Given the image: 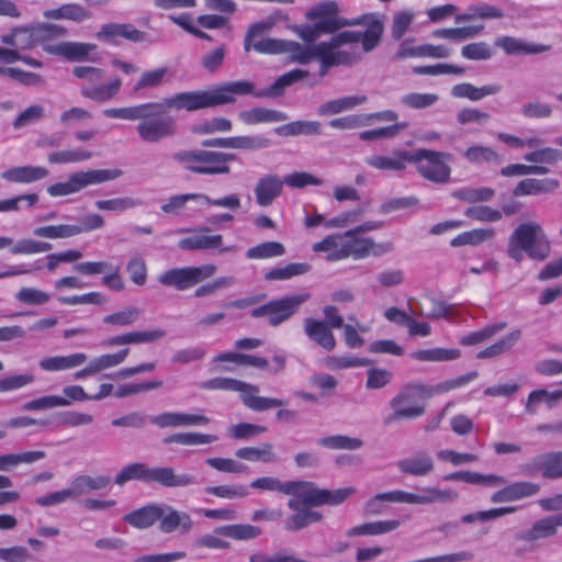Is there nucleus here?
I'll list each match as a JSON object with an SVG mask.
<instances>
[{"label":"nucleus","instance_id":"1","mask_svg":"<svg viewBox=\"0 0 562 562\" xmlns=\"http://www.w3.org/2000/svg\"><path fill=\"white\" fill-rule=\"evenodd\" d=\"M383 24L371 19L367 29L361 31H344L334 35L328 42L312 46H303L297 42L286 41L284 54H289L292 63L308 64L313 58L319 60V76H325L330 67L350 66L360 60L361 53L373 50L383 34Z\"/></svg>","mask_w":562,"mask_h":562},{"label":"nucleus","instance_id":"2","mask_svg":"<svg viewBox=\"0 0 562 562\" xmlns=\"http://www.w3.org/2000/svg\"><path fill=\"white\" fill-rule=\"evenodd\" d=\"M161 102H147L133 106L111 108L103 111L110 119L139 121L136 132L142 142L156 144L176 134V122L170 116H157L165 111Z\"/></svg>","mask_w":562,"mask_h":562},{"label":"nucleus","instance_id":"3","mask_svg":"<svg viewBox=\"0 0 562 562\" xmlns=\"http://www.w3.org/2000/svg\"><path fill=\"white\" fill-rule=\"evenodd\" d=\"M254 90L255 86L250 81H231L218 85L210 90L176 93L164 99L161 103L166 110H186L191 112L232 103L235 100V95L250 94Z\"/></svg>","mask_w":562,"mask_h":562},{"label":"nucleus","instance_id":"4","mask_svg":"<svg viewBox=\"0 0 562 562\" xmlns=\"http://www.w3.org/2000/svg\"><path fill=\"white\" fill-rule=\"evenodd\" d=\"M525 254L535 260H544L550 254V241L538 223L518 225L508 238L509 258L521 262Z\"/></svg>","mask_w":562,"mask_h":562},{"label":"nucleus","instance_id":"5","mask_svg":"<svg viewBox=\"0 0 562 562\" xmlns=\"http://www.w3.org/2000/svg\"><path fill=\"white\" fill-rule=\"evenodd\" d=\"M139 480L145 483H157L164 487H187L196 483V477L189 473H177L170 467L150 468L145 463L135 462L124 467L115 476L117 485Z\"/></svg>","mask_w":562,"mask_h":562},{"label":"nucleus","instance_id":"6","mask_svg":"<svg viewBox=\"0 0 562 562\" xmlns=\"http://www.w3.org/2000/svg\"><path fill=\"white\" fill-rule=\"evenodd\" d=\"M72 75L82 80L80 93L83 98L98 103H106L115 98L122 88V80L119 77L112 78L105 83L104 70L93 66H76Z\"/></svg>","mask_w":562,"mask_h":562},{"label":"nucleus","instance_id":"7","mask_svg":"<svg viewBox=\"0 0 562 562\" xmlns=\"http://www.w3.org/2000/svg\"><path fill=\"white\" fill-rule=\"evenodd\" d=\"M235 159L234 154L211 150H182L173 155V160L184 168L199 175H227L231 171L228 161Z\"/></svg>","mask_w":562,"mask_h":562},{"label":"nucleus","instance_id":"8","mask_svg":"<svg viewBox=\"0 0 562 562\" xmlns=\"http://www.w3.org/2000/svg\"><path fill=\"white\" fill-rule=\"evenodd\" d=\"M286 495L300 501V506L311 507L327 505H339L356 493V488L347 486L335 491L322 490L312 482L292 481L288 482Z\"/></svg>","mask_w":562,"mask_h":562},{"label":"nucleus","instance_id":"9","mask_svg":"<svg viewBox=\"0 0 562 562\" xmlns=\"http://www.w3.org/2000/svg\"><path fill=\"white\" fill-rule=\"evenodd\" d=\"M424 384L408 383L403 385L400 392L390 401L392 413L385 418L384 423L390 425L401 419H416L424 415L425 406L422 401L425 400Z\"/></svg>","mask_w":562,"mask_h":562},{"label":"nucleus","instance_id":"10","mask_svg":"<svg viewBox=\"0 0 562 562\" xmlns=\"http://www.w3.org/2000/svg\"><path fill=\"white\" fill-rule=\"evenodd\" d=\"M451 160L452 155L446 151L417 149L411 154V164L415 165L417 172L434 183H447L450 180Z\"/></svg>","mask_w":562,"mask_h":562},{"label":"nucleus","instance_id":"11","mask_svg":"<svg viewBox=\"0 0 562 562\" xmlns=\"http://www.w3.org/2000/svg\"><path fill=\"white\" fill-rule=\"evenodd\" d=\"M120 169H95L70 173L66 181L57 182L47 188V193L53 198L75 194L82 189L100 184L121 177Z\"/></svg>","mask_w":562,"mask_h":562},{"label":"nucleus","instance_id":"12","mask_svg":"<svg viewBox=\"0 0 562 562\" xmlns=\"http://www.w3.org/2000/svg\"><path fill=\"white\" fill-rule=\"evenodd\" d=\"M215 272L216 267L214 265L173 268L160 273L158 282L178 291H186L213 277Z\"/></svg>","mask_w":562,"mask_h":562},{"label":"nucleus","instance_id":"13","mask_svg":"<svg viewBox=\"0 0 562 562\" xmlns=\"http://www.w3.org/2000/svg\"><path fill=\"white\" fill-rule=\"evenodd\" d=\"M391 503L408 504V505H431L436 503H452L458 499L459 495L451 488H438L435 486L417 487L416 492H407L402 490L390 491Z\"/></svg>","mask_w":562,"mask_h":562},{"label":"nucleus","instance_id":"14","mask_svg":"<svg viewBox=\"0 0 562 562\" xmlns=\"http://www.w3.org/2000/svg\"><path fill=\"white\" fill-rule=\"evenodd\" d=\"M63 395H44L32 401L26 402L22 409L24 412H41L56 407H66L71 405L72 402L90 401L81 385H66L63 389Z\"/></svg>","mask_w":562,"mask_h":562},{"label":"nucleus","instance_id":"15","mask_svg":"<svg viewBox=\"0 0 562 562\" xmlns=\"http://www.w3.org/2000/svg\"><path fill=\"white\" fill-rule=\"evenodd\" d=\"M273 26L272 22H258L248 29L245 38H244V49L249 52L254 49L260 54H270L278 55L284 54L286 41L285 40H276V38H261L256 40L258 36L263 33L269 32Z\"/></svg>","mask_w":562,"mask_h":562},{"label":"nucleus","instance_id":"16","mask_svg":"<svg viewBox=\"0 0 562 562\" xmlns=\"http://www.w3.org/2000/svg\"><path fill=\"white\" fill-rule=\"evenodd\" d=\"M306 19L316 21L318 31L322 34L334 33L337 30L356 24V22H348L338 16V5L334 1H326L316 4L306 12Z\"/></svg>","mask_w":562,"mask_h":562},{"label":"nucleus","instance_id":"17","mask_svg":"<svg viewBox=\"0 0 562 562\" xmlns=\"http://www.w3.org/2000/svg\"><path fill=\"white\" fill-rule=\"evenodd\" d=\"M347 258L363 259L370 255L380 257L393 250L392 243L375 244L372 238L357 236L356 231L346 232Z\"/></svg>","mask_w":562,"mask_h":562},{"label":"nucleus","instance_id":"18","mask_svg":"<svg viewBox=\"0 0 562 562\" xmlns=\"http://www.w3.org/2000/svg\"><path fill=\"white\" fill-rule=\"evenodd\" d=\"M74 270L83 276L104 274L102 284L112 291H122L124 282L120 276V267L106 261H83L77 263Z\"/></svg>","mask_w":562,"mask_h":562},{"label":"nucleus","instance_id":"19","mask_svg":"<svg viewBox=\"0 0 562 562\" xmlns=\"http://www.w3.org/2000/svg\"><path fill=\"white\" fill-rule=\"evenodd\" d=\"M43 49L52 55L60 56L69 61H93L91 57L97 49V45L82 42H60L56 44L44 45Z\"/></svg>","mask_w":562,"mask_h":562},{"label":"nucleus","instance_id":"20","mask_svg":"<svg viewBox=\"0 0 562 562\" xmlns=\"http://www.w3.org/2000/svg\"><path fill=\"white\" fill-rule=\"evenodd\" d=\"M158 521L162 533L179 531L181 535H187L193 528V520L188 513L165 504H160Z\"/></svg>","mask_w":562,"mask_h":562},{"label":"nucleus","instance_id":"21","mask_svg":"<svg viewBox=\"0 0 562 562\" xmlns=\"http://www.w3.org/2000/svg\"><path fill=\"white\" fill-rule=\"evenodd\" d=\"M151 424L158 428L204 426L210 419L202 414H189L181 412H165L150 418Z\"/></svg>","mask_w":562,"mask_h":562},{"label":"nucleus","instance_id":"22","mask_svg":"<svg viewBox=\"0 0 562 562\" xmlns=\"http://www.w3.org/2000/svg\"><path fill=\"white\" fill-rule=\"evenodd\" d=\"M310 299L308 293L286 296L270 302L269 324L278 326L289 319L300 307V305Z\"/></svg>","mask_w":562,"mask_h":562},{"label":"nucleus","instance_id":"23","mask_svg":"<svg viewBox=\"0 0 562 562\" xmlns=\"http://www.w3.org/2000/svg\"><path fill=\"white\" fill-rule=\"evenodd\" d=\"M411 151L393 150L391 155H372L366 158L367 165L380 171H403L411 164Z\"/></svg>","mask_w":562,"mask_h":562},{"label":"nucleus","instance_id":"24","mask_svg":"<svg viewBox=\"0 0 562 562\" xmlns=\"http://www.w3.org/2000/svg\"><path fill=\"white\" fill-rule=\"evenodd\" d=\"M288 507L294 512V514L290 515L283 522L284 529L288 531L301 530L322 519L319 513L300 506V501L296 498H290Z\"/></svg>","mask_w":562,"mask_h":562},{"label":"nucleus","instance_id":"25","mask_svg":"<svg viewBox=\"0 0 562 562\" xmlns=\"http://www.w3.org/2000/svg\"><path fill=\"white\" fill-rule=\"evenodd\" d=\"M130 353V349H122L115 353H105L92 359L87 367L75 373V379L81 380L89 375L122 364Z\"/></svg>","mask_w":562,"mask_h":562},{"label":"nucleus","instance_id":"26","mask_svg":"<svg viewBox=\"0 0 562 562\" xmlns=\"http://www.w3.org/2000/svg\"><path fill=\"white\" fill-rule=\"evenodd\" d=\"M283 181L276 175H266L261 177L254 189L256 202L258 205L266 207L281 194Z\"/></svg>","mask_w":562,"mask_h":562},{"label":"nucleus","instance_id":"27","mask_svg":"<svg viewBox=\"0 0 562 562\" xmlns=\"http://www.w3.org/2000/svg\"><path fill=\"white\" fill-rule=\"evenodd\" d=\"M97 37L105 41H115L119 37H123L127 41L138 43L145 40L146 34L130 23H108L102 25L97 33Z\"/></svg>","mask_w":562,"mask_h":562},{"label":"nucleus","instance_id":"28","mask_svg":"<svg viewBox=\"0 0 562 562\" xmlns=\"http://www.w3.org/2000/svg\"><path fill=\"white\" fill-rule=\"evenodd\" d=\"M165 331L161 329L144 330V331H127L121 335L106 338L102 345L104 347H117L124 345H139L148 344L161 339Z\"/></svg>","mask_w":562,"mask_h":562},{"label":"nucleus","instance_id":"29","mask_svg":"<svg viewBox=\"0 0 562 562\" xmlns=\"http://www.w3.org/2000/svg\"><path fill=\"white\" fill-rule=\"evenodd\" d=\"M314 252H325L327 261H339L347 258L346 233L326 236L312 247Z\"/></svg>","mask_w":562,"mask_h":562},{"label":"nucleus","instance_id":"30","mask_svg":"<svg viewBox=\"0 0 562 562\" xmlns=\"http://www.w3.org/2000/svg\"><path fill=\"white\" fill-rule=\"evenodd\" d=\"M49 171L42 166H18L4 170L1 178L8 182L29 184L48 176Z\"/></svg>","mask_w":562,"mask_h":562},{"label":"nucleus","instance_id":"31","mask_svg":"<svg viewBox=\"0 0 562 562\" xmlns=\"http://www.w3.org/2000/svg\"><path fill=\"white\" fill-rule=\"evenodd\" d=\"M396 465L402 473L413 476H426L435 469L432 458L425 452L403 458Z\"/></svg>","mask_w":562,"mask_h":562},{"label":"nucleus","instance_id":"32","mask_svg":"<svg viewBox=\"0 0 562 562\" xmlns=\"http://www.w3.org/2000/svg\"><path fill=\"white\" fill-rule=\"evenodd\" d=\"M539 485L531 482H516L505 486L504 488L495 492L492 497V503H507L515 502L528 496L537 494Z\"/></svg>","mask_w":562,"mask_h":562},{"label":"nucleus","instance_id":"33","mask_svg":"<svg viewBox=\"0 0 562 562\" xmlns=\"http://www.w3.org/2000/svg\"><path fill=\"white\" fill-rule=\"evenodd\" d=\"M528 468L529 472L540 471L548 479L562 477V451L540 454Z\"/></svg>","mask_w":562,"mask_h":562},{"label":"nucleus","instance_id":"34","mask_svg":"<svg viewBox=\"0 0 562 562\" xmlns=\"http://www.w3.org/2000/svg\"><path fill=\"white\" fill-rule=\"evenodd\" d=\"M83 352H75L67 356L45 357L40 360L38 366L45 372H58L77 368L87 361Z\"/></svg>","mask_w":562,"mask_h":562},{"label":"nucleus","instance_id":"35","mask_svg":"<svg viewBox=\"0 0 562 562\" xmlns=\"http://www.w3.org/2000/svg\"><path fill=\"white\" fill-rule=\"evenodd\" d=\"M560 186L559 180L554 178L535 179L528 178L521 180L513 190L515 196L538 195L551 193Z\"/></svg>","mask_w":562,"mask_h":562},{"label":"nucleus","instance_id":"36","mask_svg":"<svg viewBox=\"0 0 562 562\" xmlns=\"http://www.w3.org/2000/svg\"><path fill=\"white\" fill-rule=\"evenodd\" d=\"M111 480L105 475H78L76 476L69 487L72 494V499L82 497L93 491H101L109 486Z\"/></svg>","mask_w":562,"mask_h":562},{"label":"nucleus","instance_id":"37","mask_svg":"<svg viewBox=\"0 0 562 562\" xmlns=\"http://www.w3.org/2000/svg\"><path fill=\"white\" fill-rule=\"evenodd\" d=\"M304 330L308 338L327 351L335 348V337L325 323L314 318H306L304 321Z\"/></svg>","mask_w":562,"mask_h":562},{"label":"nucleus","instance_id":"38","mask_svg":"<svg viewBox=\"0 0 562 562\" xmlns=\"http://www.w3.org/2000/svg\"><path fill=\"white\" fill-rule=\"evenodd\" d=\"M160 504H150L133 510L123 517V520L134 528L146 529L159 519Z\"/></svg>","mask_w":562,"mask_h":562},{"label":"nucleus","instance_id":"39","mask_svg":"<svg viewBox=\"0 0 562 562\" xmlns=\"http://www.w3.org/2000/svg\"><path fill=\"white\" fill-rule=\"evenodd\" d=\"M400 526L401 521L397 519L371 521L350 528L347 531V536H380L392 532L396 530Z\"/></svg>","mask_w":562,"mask_h":562},{"label":"nucleus","instance_id":"40","mask_svg":"<svg viewBox=\"0 0 562 562\" xmlns=\"http://www.w3.org/2000/svg\"><path fill=\"white\" fill-rule=\"evenodd\" d=\"M562 401V390L548 391L538 389L531 391L526 402V411L529 414H536L541 404L546 405L549 409L557 406Z\"/></svg>","mask_w":562,"mask_h":562},{"label":"nucleus","instance_id":"41","mask_svg":"<svg viewBox=\"0 0 562 562\" xmlns=\"http://www.w3.org/2000/svg\"><path fill=\"white\" fill-rule=\"evenodd\" d=\"M258 393V387L249 384V387H246L241 394L243 403L255 412H263L283 405L279 398L259 396Z\"/></svg>","mask_w":562,"mask_h":562},{"label":"nucleus","instance_id":"42","mask_svg":"<svg viewBox=\"0 0 562 562\" xmlns=\"http://www.w3.org/2000/svg\"><path fill=\"white\" fill-rule=\"evenodd\" d=\"M499 85H487L483 87H474L469 82L458 83L452 87L451 94L454 98H465L471 101H479L485 97L497 94L501 91Z\"/></svg>","mask_w":562,"mask_h":562},{"label":"nucleus","instance_id":"43","mask_svg":"<svg viewBox=\"0 0 562 562\" xmlns=\"http://www.w3.org/2000/svg\"><path fill=\"white\" fill-rule=\"evenodd\" d=\"M557 533L553 517H544L537 520L528 530L520 531L516 539L533 542L540 539L552 537Z\"/></svg>","mask_w":562,"mask_h":562},{"label":"nucleus","instance_id":"44","mask_svg":"<svg viewBox=\"0 0 562 562\" xmlns=\"http://www.w3.org/2000/svg\"><path fill=\"white\" fill-rule=\"evenodd\" d=\"M279 136L293 137L299 135H319L322 133V125L317 121H293L274 128Z\"/></svg>","mask_w":562,"mask_h":562},{"label":"nucleus","instance_id":"45","mask_svg":"<svg viewBox=\"0 0 562 562\" xmlns=\"http://www.w3.org/2000/svg\"><path fill=\"white\" fill-rule=\"evenodd\" d=\"M222 243V235L195 234L193 236L181 239L178 246L182 250H209L221 248Z\"/></svg>","mask_w":562,"mask_h":562},{"label":"nucleus","instance_id":"46","mask_svg":"<svg viewBox=\"0 0 562 562\" xmlns=\"http://www.w3.org/2000/svg\"><path fill=\"white\" fill-rule=\"evenodd\" d=\"M520 337H521L520 329L512 330L506 336L502 337L501 339H498L491 346L481 350L476 355V358L477 359H490V358L498 357V356L509 351L517 344V341L520 339Z\"/></svg>","mask_w":562,"mask_h":562},{"label":"nucleus","instance_id":"47","mask_svg":"<svg viewBox=\"0 0 562 562\" xmlns=\"http://www.w3.org/2000/svg\"><path fill=\"white\" fill-rule=\"evenodd\" d=\"M238 116L240 121L248 125L282 122L286 120L284 113L265 108H255L247 111H241Z\"/></svg>","mask_w":562,"mask_h":562},{"label":"nucleus","instance_id":"48","mask_svg":"<svg viewBox=\"0 0 562 562\" xmlns=\"http://www.w3.org/2000/svg\"><path fill=\"white\" fill-rule=\"evenodd\" d=\"M215 532L234 540L246 541L256 539L262 533V530L250 524H236L218 527Z\"/></svg>","mask_w":562,"mask_h":562},{"label":"nucleus","instance_id":"49","mask_svg":"<svg viewBox=\"0 0 562 562\" xmlns=\"http://www.w3.org/2000/svg\"><path fill=\"white\" fill-rule=\"evenodd\" d=\"M46 457L44 451H25L20 453L0 454V472L11 471L20 464H31L43 460Z\"/></svg>","mask_w":562,"mask_h":562},{"label":"nucleus","instance_id":"50","mask_svg":"<svg viewBox=\"0 0 562 562\" xmlns=\"http://www.w3.org/2000/svg\"><path fill=\"white\" fill-rule=\"evenodd\" d=\"M169 70L167 67L145 70L134 83L132 91L133 93H138L143 90L160 87L167 80Z\"/></svg>","mask_w":562,"mask_h":562},{"label":"nucleus","instance_id":"51","mask_svg":"<svg viewBox=\"0 0 562 562\" xmlns=\"http://www.w3.org/2000/svg\"><path fill=\"white\" fill-rule=\"evenodd\" d=\"M217 440V436L210 434H200V432H176L166 436L162 439L165 445H181V446H200V445H209L215 442Z\"/></svg>","mask_w":562,"mask_h":562},{"label":"nucleus","instance_id":"52","mask_svg":"<svg viewBox=\"0 0 562 562\" xmlns=\"http://www.w3.org/2000/svg\"><path fill=\"white\" fill-rule=\"evenodd\" d=\"M308 75L306 70L293 69L276 79L267 90L257 93L258 97H277L283 93L284 89L302 80Z\"/></svg>","mask_w":562,"mask_h":562},{"label":"nucleus","instance_id":"53","mask_svg":"<svg viewBox=\"0 0 562 562\" xmlns=\"http://www.w3.org/2000/svg\"><path fill=\"white\" fill-rule=\"evenodd\" d=\"M459 349L432 348L416 350L411 353V358L420 362H443L460 358Z\"/></svg>","mask_w":562,"mask_h":562},{"label":"nucleus","instance_id":"54","mask_svg":"<svg viewBox=\"0 0 562 562\" xmlns=\"http://www.w3.org/2000/svg\"><path fill=\"white\" fill-rule=\"evenodd\" d=\"M504 16L503 11L494 5L487 3H477L469 7L468 12L456 16V22H468L475 19H501Z\"/></svg>","mask_w":562,"mask_h":562},{"label":"nucleus","instance_id":"55","mask_svg":"<svg viewBox=\"0 0 562 562\" xmlns=\"http://www.w3.org/2000/svg\"><path fill=\"white\" fill-rule=\"evenodd\" d=\"M142 311L134 306L128 305L123 310L116 311L103 317L102 322L105 325L116 328L128 327L135 324L140 317Z\"/></svg>","mask_w":562,"mask_h":562},{"label":"nucleus","instance_id":"56","mask_svg":"<svg viewBox=\"0 0 562 562\" xmlns=\"http://www.w3.org/2000/svg\"><path fill=\"white\" fill-rule=\"evenodd\" d=\"M495 45L502 48L507 55L535 54L542 50L537 45L528 44L522 40L512 36L497 37Z\"/></svg>","mask_w":562,"mask_h":562},{"label":"nucleus","instance_id":"57","mask_svg":"<svg viewBox=\"0 0 562 562\" xmlns=\"http://www.w3.org/2000/svg\"><path fill=\"white\" fill-rule=\"evenodd\" d=\"M34 235L37 237L49 238V239H63L77 236L82 233V228L79 225H48L42 226L34 229Z\"/></svg>","mask_w":562,"mask_h":562},{"label":"nucleus","instance_id":"58","mask_svg":"<svg viewBox=\"0 0 562 562\" xmlns=\"http://www.w3.org/2000/svg\"><path fill=\"white\" fill-rule=\"evenodd\" d=\"M467 161L474 165L499 162L501 156L492 147L484 145H473L463 151Z\"/></svg>","mask_w":562,"mask_h":562},{"label":"nucleus","instance_id":"59","mask_svg":"<svg viewBox=\"0 0 562 562\" xmlns=\"http://www.w3.org/2000/svg\"><path fill=\"white\" fill-rule=\"evenodd\" d=\"M236 457L239 459L257 462L262 461L265 463L274 462L277 460L273 453V447L270 443H263L260 447H245L236 450Z\"/></svg>","mask_w":562,"mask_h":562},{"label":"nucleus","instance_id":"60","mask_svg":"<svg viewBox=\"0 0 562 562\" xmlns=\"http://www.w3.org/2000/svg\"><path fill=\"white\" fill-rule=\"evenodd\" d=\"M92 158V153L82 148L65 149L50 153L47 157L49 164L67 165L86 161Z\"/></svg>","mask_w":562,"mask_h":562},{"label":"nucleus","instance_id":"61","mask_svg":"<svg viewBox=\"0 0 562 562\" xmlns=\"http://www.w3.org/2000/svg\"><path fill=\"white\" fill-rule=\"evenodd\" d=\"M204 493L225 499H241L249 495V488L244 484H224L207 486Z\"/></svg>","mask_w":562,"mask_h":562},{"label":"nucleus","instance_id":"62","mask_svg":"<svg viewBox=\"0 0 562 562\" xmlns=\"http://www.w3.org/2000/svg\"><path fill=\"white\" fill-rule=\"evenodd\" d=\"M495 231L493 228H475L459 234L451 240V246L460 247L464 245H479L483 241L490 240L494 237Z\"/></svg>","mask_w":562,"mask_h":562},{"label":"nucleus","instance_id":"63","mask_svg":"<svg viewBox=\"0 0 562 562\" xmlns=\"http://www.w3.org/2000/svg\"><path fill=\"white\" fill-rule=\"evenodd\" d=\"M506 328V323H495L487 325L476 331L470 333L460 339V344L463 346H474L482 344L491 339L496 334L503 331Z\"/></svg>","mask_w":562,"mask_h":562},{"label":"nucleus","instance_id":"64","mask_svg":"<svg viewBox=\"0 0 562 562\" xmlns=\"http://www.w3.org/2000/svg\"><path fill=\"white\" fill-rule=\"evenodd\" d=\"M284 246L279 241H265L246 251L248 259H269L284 255Z\"/></svg>","mask_w":562,"mask_h":562}]
</instances>
